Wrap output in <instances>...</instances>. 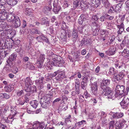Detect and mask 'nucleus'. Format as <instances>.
Wrapping results in <instances>:
<instances>
[{"label":"nucleus","instance_id":"obj_1","mask_svg":"<svg viewBox=\"0 0 129 129\" xmlns=\"http://www.w3.org/2000/svg\"><path fill=\"white\" fill-rule=\"evenodd\" d=\"M102 91V94L103 95L107 96L109 99H114L115 96L114 93L111 92V88L109 87H106L103 88Z\"/></svg>","mask_w":129,"mask_h":129},{"label":"nucleus","instance_id":"obj_2","mask_svg":"<svg viewBox=\"0 0 129 129\" xmlns=\"http://www.w3.org/2000/svg\"><path fill=\"white\" fill-rule=\"evenodd\" d=\"M25 86L24 87L25 90L28 92L33 91V87H31V85L33 84V82L30 77H27L25 80Z\"/></svg>","mask_w":129,"mask_h":129},{"label":"nucleus","instance_id":"obj_3","mask_svg":"<svg viewBox=\"0 0 129 129\" xmlns=\"http://www.w3.org/2000/svg\"><path fill=\"white\" fill-rule=\"evenodd\" d=\"M60 56L56 55L54 58H53L51 61V64L57 67H61L64 63V61L61 60L59 58Z\"/></svg>","mask_w":129,"mask_h":129},{"label":"nucleus","instance_id":"obj_4","mask_svg":"<svg viewBox=\"0 0 129 129\" xmlns=\"http://www.w3.org/2000/svg\"><path fill=\"white\" fill-rule=\"evenodd\" d=\"M50 98L44 95L41 98L40 103L42 107L46 108L50 103Z\"/></svg>","mask_w":129,"mask_h":129},{"label":"nucleus","instance_id":"obj_5","mask_svg":"<svg viewBox=\"0 0 129 129\" xmlns=\"http://www.w3.org/2000/svg\"><path fill=\"white\" fill-rule=\"evenodd\" d=\"M125 87L122 85H117L116 88V94L119 95H121L124 91Z\"/></svg>","mask_w":129,"mask_h":129},{"label":"nucleus","instance_id":"obj_6","mask_svg":"<svg viewBox=\"0 0 129 129\" xmlns=\"http://www.w3.org/2000/svg\"><path fill=\"white\" fill-rule=\"evenodd\" d=\"M123 109H126L129 106V99L126 97H124L120 103Z\"/></svg>","mask_w":129,"mask_h":129},{"label":"nucleus","instance_id":"obj_7","mask_svg":"<svg viewBox=\"0 0 129 129\" xmlns=\"http://www.w3.org/2000/svg\"><path fill=\"white\" fill-rule=\"evenodd\" d=\"M54 8H53V11L56 14L58 13V12L61 10V7L58 4L57 0L54 1L53 4Z\"/></svg>","mask_w":129,"mask_h":129},{"label":"nucleus","instance_id":"obj_8","mask_svg":"<svg viewBox=\"0 0 129 129\" xmlns=\"http://www.w3.org/2000/svg\"><path fill=\"white\" fill-rule=\"evenodd\" d=\"M87 22L86 19L85 15H81L79 17L78 22L79 24L82 25L83 26H84Z\"/></svg>","mask_w":129,"mask_h":129},{"label":"nucleus","instance_id":"obj_9","mask_svg":"<svg viewBox=\"0 0 129 129\" xmlns=\"http://www.w3.org/2000/svg\"><path fill=\"white\" fill-rule=\"evenodd\" d=\"M44 78V77H42L35 81L36 85L37 86L38 88L40 89H42L43 87V80Z\"/></svg>","mask_w":129,"mask_h":129},{"label":"nucleus","instance_id":"obj_10","mask_svg":"<svg viewBox=\"0 0 129 129\" xmlns=\"http://www.w3.org/2000/svg\"><path fill=\"white\" fill-rule=\"evenodd\" d=\"M58 76L56 77L57 80L60 81L62 79H63L66 77L65 72L64 71H60L58 70Z\"/></svg>","mask_w":129,"mask_h":129},{"label":"nucleus","instance_id":"obj_11","mask_svg":"<svg viewBox=\"0 0 129 129\" xmlns=\"http://www.w3.org/2000/svg\"><path fill=\"white\" fill-rule=\"evenodd\" d=\"M110 80L109 79H104L102 82L100 84V88L101 89H103L104 88L108 86L110 84Z\"/></svg>","mask_w":129,"mask_h":129},{"label":"nucleus","instance_id":"obj_12","mask_svg":"<svg viewBox=\"0 0 129 129\" xmlns=\"http://www.w3.org/2000/svg\"><path fill=\"white\" fill-rule=\"evenodd\" d=\"M7 13L5 8L0 12V19L4 20L7 18Z\"/></svg>","mask_w":129,"mask_h":129},{"label":"nucleus","instance_id":"obj_13","mask_svg":"<svg viewBox=\"0 0 129 129\" xmlns=\"http://www.w3.org/2000/svg\"><path fill=\"white\" fill-rule=\"evenodd\" d=\"M91 89L92 93L93 94L96 95H97L98 91L97 85L96 82H94L91 87Z\"/></svg>","mask_w":129,"mask_h":129},{"label":"nucleus","instance_id":"obj_14","mask_svg":"<svg viewBox=\"0 0 129 129\" xmlns=\"http://www.w3.org/2000/svg\"><path fill=\"white\" fill-rule=\"evenodd\" d=\"M124 114L121 112L112 113V116L113 118L119 119L121 118L123 116Z\"/></svg>","mask_w":129,"mask_h":129},{"label":"nucleus","instance_id":"obj_15","mask_svg":"<svg viewBox=\"0 0 129 129\" xmlns=\"http://www.w3.org/2000/svg\"><path fill=\"white\" fill-rule=\"evenodd\" d=\"M121 55L124 56L126 59H129V50L127 48H124L123 50L121 52Z\"/></svg>","mask_w":129,"mask_h":129},{"label":"nucleus","instance_id":"obj_16","mask_svg":"<svg viewBox=\"0 0 129 129\" xmlns=\"http://www.w3.org/2000/svg\"><path fill=\"white\" fill-rule=\"evenodd\" d=\"M116 50L115 48L112 47L110 48L108 51H106V53L107 55L110 56L115 54Z\"/></svg>","mask_w":129,"mask_h":129},{"label":"nucleus","instance_id":"obj_17","mask_svg":"<svg viewBox=\"0 0 129 129\" xmlns=\"http://www.w3.org/2000/svg\"><path fill=\"white\" fill-rule=\"evenodd\" d=\"M80 8L84 11L86 10L88 8V5L83 1H81Z\"/></svg>","mask_w":129,"mask_h":129},{"label":"nucleus","instance_id":"obj_18","mask_svg":"<svg viewBox=\"0 0 129 129\" xmlns=\"http://www.w3.org/2000/svg\"><path fill=\"white\" fill-rule=\"evenodd\" d=\"M124 76V74L122 73L121 72L118 74L116 75L114 74V77L115 79H116L118 81L121 79Z\"/></svg>","mask_w":129,"mask_h":129},{"label":"nucleus","instance_id":"obj_19","mask_svg":"<svg viewBox=\"0 0 129 129\" xmlns=\"http://www.w3.org/2000/svg\"><path fill=\"white\" fill-rule=\"evenodd\" d=\"M14 23L16 27H17L20 26L21 25V21L19 17L18 16H16L15 19H14Z\"/></svg>","mask_w":129,"mask_h":129},{"label":"nucleus","instance_id":"obj_20","mask_svg":"<svg viewBox=\"0 0 129 129\" xmlns=\"http://www.w3.org/2000/svg\"><path fill=\"white\" fill-rule=\"evenodd\" d=\"M74 7L75 8H78L80 7L81 1L80 0H76L73 2Z\"/></svg>","mask_w":129,"mask_h":129},{"label":"nucleus","instance_id":"obj_21","mask_svg":"<svg viewBox=\"0 0 129 129\" xmlns=\"http://www.w3.org/2000/svg\"><path fill=\"white\" fill-rule=\"evenodd\" d=\"M16 18V16L13 15L12 14H9L8 16H7V18L8 21L9 22H11L14 20Z\"/></svg>","mask_w":129,"mask_h":129},{"label":"nucleus","instance_id":"obj_22","mask_svg":"<svg viewBox=\"0 0 129 129\" xmlns=\"http://www.w3.org/2000/svg\"><path fill=\"white\" fill-rule=\"evenodd\" d=\"M32 107L36 109L38 105V102L36 101H33L30 103Z\"/></svg>","mask_w":129,"mask_h":129},{"label":"nucleus","instance_id":"obj_23","mask_svg":"<svg viewBox=\"0 0 129 129\" xmlns=\"http://www.w3.org/2000/svg\"><path fill=\"white\" fill-rule=\"evenodd\" d=\"M17 2V0H8L7 4L13 6L16 4Z\"/></svg>","mask_w":129,"mask_h":129},{"label":"nucleus","instance_id":"obj_24","mask_svg":"<svg viewBox=\"0 0 129 129\" xmlns=\"http://www.w3.org/2000/svg\"><path fill=\"white\" fill-rule=\"evenodd\" d=\"M16 108L14 107L11 106V107L10 111L11 112V115H12L14 117L15 115L17 114V112L15 110Z\"/></svg>","mask_w":129,"mask_h":129},{"label":"nucleus","instance_id":"obj_25","mask_svg":"<svg viewBox=\"0 0 129 129\" xmlns=\"http://www.w3.org/2000/svg\"><path fill=\"white\" fill-rule=\"evenodd\" d=\"M102 3L104 6L106 8L110 6V4L108 0H103Z\"/></svg>","mask_w":129,"mask_h":129},{"label":"nucleus","instance_id":"obj_26","mask_svg":"<svg viewBox=\"0 0 129 129\" xmlns=\"http://www.w3.org/2000/svg\"><path fill=\"white\" fill-rule=\"evenodd\" d=\"M122 4L121 3H119L117 5L115 6V11L117 12L121 8Z\"/></svg>","mask_w":129,"mask_h":129},{"label":"nucleus","instance_id":"obj_27","mask_svg":"<svg viewBox=\"0 0 129 129\" xmlns=\"http://www.w3.org/2000/svg\"><path fill=\"white\" fill-rule=\"evenodd\" d=\"M62 28L63 30L65 31V32H68V31L69 28L68 27H66L65 23L64 22H62Z\"/></svg>","mask_w":129,"mask_h":129},{"label":"nucleus","instance_id":"obj_28","mask_svg":"<svg viewBox=\"0 0 129 129\" xmlns=\"http://www.w3.org/2000/svg\"><path fill=\"white\" fill-rule=\"evenodd\" d=\"M52 9V7L51 4H49V6L46 7L45 8L44 10L43 11L45 13H46L48 11H51Z\"/></svg>","mask_w":129,"mask_h":129},{"label":"nucleus","instance_id":"obj_29","mask_svg":"<svg viewBox=\"0 0 129 129\" xmlns=\"http://www.w3.org/2000/svg\"><path fill=\"white\" fill-rule=\"evenodd\" d=\"M16 55L15 54H13L9 57V61H12L15 60L16 58Z\"/></svg>","mask_w":129,"mask_h":129},{"label":"nucleus","instance_id":"obj_30","mask_svg":"<svg viewBox=\"0 0 129 129\" xmlns=\"http://www.w3.org/2000/svg\"><path fill=\"white\" fill-rule=\"evenodd\" d=\"M115 125L116 127V129H121V123L120 124V123L119 121H116ZM123 125H122V126Z\"/></svg>","mask_w":129,"mask_h":129},{"label":"nucleus","instance_id":"obj_31","mask_svg":"<svg viewBox=\"0 0 129 129\" xmlns=\"http://www.w3.org/2000/svg\"><path fill=\"white\" fill-rule=\"evenodd\" d=\"M89 40L87 39L85 40L84 39L81 41V44H82V45H85L88 44L89 43Z\"/></svg>","mask_w":129,"mask_h":129},{"label":"nucleus","instance_id":"obj_32","mask_svg":"<svg viewBox=\"0 0 129 129\" xmlns=\"http://www.w3.org/2000/svg\"><path fill=\"white\" fill-rule=\"evenodd\" d=\"M91 2L93 4L99 6L100 4V2L99 0H91Z\"/></svg>","mask_w":129,"mask_h":129},{"label":"nucleus","instance_id":"obj_33","mask_svg":"<svg viewBox=\"0 0 129 129\" xmlns=\"http://www.w3.org/2000/svg\"><path fill=\"white\" fill-rule=\"evenodd\" d=\"M115 71L114 68L111 67L109 69V74L110 75H112L115 73Z\"/></svg>","mask_w":129,"mask_h":129},{"label":"nucleus","instance_id":"obj_34","mask_svg":"<svg viewBox=\"0 0 129 129\" xmlns=\"http://www.w3.org/2000/svg\"><path fill=\"white\" fill-rule=\"evenodd\" d=\"M86 122L85 120H82L81 121L79 122L76 123V125H77L78 126H81L82 124L83 125L85 124H86Z\"/></svg>","mask_w":129,"mask_h":129},{"label":"nucleus","instance_id":"obj_35","mask_svg":"<svg viewBox=\"0 0 129 129\" xmlns=\"http://www.w3.org/2000/svg\"><path fill=\"white\" fill-rule=\"evenodd\" d=\"M3 112L5 114H6L9 113V107L8 106H6L4 109Z\"/></svg>","mask_w":129,"mask_h":129},{"label":"nucleus","instance_id":"obj_36","mask_svg":"<svg viewBox=\"0 0 129 129\" xmlns=\"http://www.w3.org/2000/svg\"><path fill=\"white\" fill-rule=\"evenodd\" d=\"M114 123L115 121L114 120H112L110 121L109 123V129H113L114 128Z\"/></svg>","mask_w":129,"mask_h":129},{"label":"nucleus","instance_id":"obj_37","mask_svg":"<svg viewBox=\"0 0 129 129\" xmlns=\"http://www.w3.org/2000/svg\"><path fill=\"white\" fill-rule=\"evenodd\" d=\"M47 19L46 18H42L40 20V22L42 24H45L47 22Z\"/></svg>","mask_w":129,"mask_h":129},{"label":"nucleus","instance_id":"obj_38","mask_svg":"<svg viewBox=\"0 0 129 129\" xmlns=\"http://www.w3.org/2000/svg\"><path fill=\"white\" fill-rule=\"evenodd\" d=\"M99 19V18L97 15H93L92 16L91 20L92 21H96L98 20Z\"/></svg>","mask_w":129,"mask_h":129},{"label":"nucleus","instance_id":"obj_39","mask_svg":"<svg viewBox=\"0 0 129 129\" xmlns=\"http://www.w3.org/2000/svg\"><path fill=\"white\" fill-rule=\"evenodd\" d=\"M81 85L82 88L83 89L85 90L86 87L87 85L86 83L82 81L81 82Z\"/></svg>","mask_w":129,"mask_h":129},{"label":"nucleus","instance_id":"obj_40","mask_svg":"<svg viewBox=\"0 0 129 129\" xmlns=\"http://www.w3.org/2000/svg\"><path fill=\"white\" fill-rule=\"evenodd\" d=\"M45 58V55L44 54H42L40 55V61L41 62H43L44 61V60Z\"/></svg>","mask_w":129,"mask_h":129},{"label":"nucleus","instance_id":"obj_41","mask_svg":"<svg viewBox=\"0 0 129 129\" xmlns=\"http://www.w3.org/2000/svg\"><path fill=\"white\" fill-rule=\"evenodd\" d=\"M24 103V101L23 102L20 100H18L16 102V103L18 105H23Z\"/></svg>","mask_w":129,"mask_h":129},{"label":"nucleus","instance_id":"obj_42","mask_svg":"<svg viewBox=\"0 0 129 129\" xmlns=\"http://www.w3.org/2000/svg\"><path fill=\"white\" fill-rule=\"evenodd\" d=\"M99 28H97L96 26H95L92 28V31L93 32H99Z\"/></svg>","mask_w":129,"mask_h":129},{"label":"nucleus","instance_id":"obj_43","mask_svg":"<svg viewBox=\"0 0 129 129\" xmlns=\"http://www.w3.org/2000/svg\"><path fill=\"white\" fill-rule=\"evenodd\" d=\"M106 15H103L101 16L99 19L101 21L103 22L105 20V19H106Z\"/></svg>","mask_w":129,"mask_h":129},{"label":"nucleus","instance_id":"obj_44","mask_svg":"<svg viewBox=\"0 0 129 129\" xmlns=\"http://www.w3.org/2000/svg\"><path fill=\"white\" fill-rule=\"evenodd\" d=\"M24 95V92L23 90H19L18 91L17 93V95L18 96H20Z\"/></svg>","mask_w":129,"mask_h":129},{"label":"nucleus","instance_id":"obj_45","mask_svg":"<svg viewBox=\"0 0 129 129\" xmlns=\"http://www.w3.org/2000/svg\"><path fill=\"white\" fill-rule=\"evenodd\" d=\"M88 117L90 119H92L94 118L95 117V116L94 114L93 113H90L88 115Z\"/></svg>","mask_w":129,"mask_h":129},{"label":"nucleus","instance_id":"obj_46","mask_svg":"<svg viewBox=\"0 0 129 129\" xmlns=\"http://www.w3.org/2000/svg\"><path fill=\"white\" fill-rule=\"evenodd\" d=\"M96 99L92 98L91 99L90 101L91 103H93L94 105L97 102V100Z\"/></svg>","mask_w":129,"mask_h":129},{"label":"nucleus","instance_id":"obj_47","mask_svg":"<svg viewBox=\"0 0 129 129\" xmlns=\"http://www.w3.org/2000/svg\"><path fill=\"white\" fill-rule=\"evenodd\" d=\"M106 19L110 20H111L113 19L114 18L113 16H111L108 15H106Z\"/></svg>","mask_w":129,"mask_h":129},{"label":"nucleus","instance_id":"obj_48","mask_svg":"<svg viewBox=\"0 0 129 129\" xmlns=\"http://www.w3.org/2000/svg\"><path fill=\"white\" fill-rule=\"evenodd\" d=\"M45 126V123L44 122H41L40 123L39 126L43 129Z\"/></svg>","mask_w":129,"mask_h":129},{"label":"nucleus","instance_id":"obj_49","mask_svg":"<svg viewBox=\"0 0 129 129\" xmlns=\"http://www.w3.org/2000/svg\"><path fill=\"white\" fill-rule=\"evenodd\" d=\"M45 126V123L44 122H41L40 123L39 126L43 129Z\"/></svg>","mask_w":129,"mask_h":129},{"label":"nucleus","instance_id":"obj_50","mask_svg":"<svg viewBox=\"0 0 129 129\" xmlns=\"http://www.w3.org/2000/svg\"><path fill=\"white\" fill-rule=\"evenodd\" d=\"M84 98L83 96L81 95H80L79 97V101L80 102H83L84 101Z\"/></svg>","mask_w":129,"mask_h":129},{"label":"nucleus","instance_id":"obj_51","mask_svg":"<svg viewBox=\"0 0 129 129\" xmlns=\"http://www.w3.org/2000/svg\"><path fill=\"white\" fill-rule=\"evenodd\" d=\"M78 30H77V32H83V31H84V30H85V29H84V28H83L82 27L78 28Z\"/></svg>","mask_w":129,"mask_h":129},{"label":"nucleus","instance_id":"obj_52","mask_svg":"<svg viewBox=\"0 0 129 129\" xmlns=\"http://www.w3.org/2000/svg\"><path fill=\"white\" fill-rule=\"evenodd\" d=\"M27 67L29 69L31 70L34 69L35 68L34 66L32 64H27Z\"/></svg>","mask_w":129,"mask_h":129},{"label":"nucleus","instance_id":"obj_53","mask_svg":"<svg viewBox=\"0 0 129 129\" xmlns=\"http://www.w3.org/2000/svg\"><path fill=\"white\" fill-rule=\"evenodd\" d=\"M4 98H5L6 99H8L9 98L10 95L8 94H7L6 93H4Z\"/></svg>","mask_w":129,"mask_h":129},{"label":"nucleus","instance_id":"obj_54","mask_svg":"<svg viewBox=\"0 0 129 129\" xmlns=\"http://www.w3.org/2000/svg\"><path fill=\"white\" fill-rule=\"evenodd\" d=\"M84 94L85 98L86 99L90 97L89 94L88 93V92L86 91L84 92Z\"/></svg>","mask_w":129,"mask_h":129},{"label":"nucleus","instance_id":"obj_55","mask_svg":"<svg viewBox=\"0 0 129 129\" xmlns=\"http://www.w3.org/2000/svg\"><path fill=\"white\" fill-rule=\"evenodd\" d=\"M115 11V9L113 7H111L110 9L109 10L108 12L109 13H112Z\"/></svg>","mask_w":129,"mask_h":129},{"label":"nucleus","instance_id":"obj_56","mask_svg":"<svg viewBox=\"0 0 129 129\" xmlns=\"http://www.w3.org/2000/svg\"><path fill=\"white\" fill-rule=\"evenodd\" d=\"M42 39L44 40L45 42L47 43H49V42L48 41V39L45 36H43V37H42Z\"/></svg>","mask_w":129,"mask_h":129},{"label":"nucleus","instance_id":"obj_57","mask_svg":"<svg viewBox=\"0 0 129 129\" xmlns=\"http://www.w3.org/2000/svg\"><path fill=\"white\" fill-rule=\"evenodd\" d=\"M73 18L72 17H71L70 16H68L66 17V20L69 22L71 21V20Z\"/></svg>","mask_w":129,"mask_h":129},{"label":"nucleus","instance_id":"obj_58","mask_svg":"<svg viewBox=\"0 0 129 129\" xmlns=\"http://www.w3.org/2000/svg\"><path fill=\"white\" fill-rule=\"evenodd\" d=\"M101 35L102 38H104L107 37V35L106 33H102Z\"/></svg>","mask_w":129,"mask_h":129},{"label":"nucleus","instance_id":"obj_59","mask_svg":"<svg viewBox=\"0 0 129 129\" xmlns=\"http://www.w3.org/2000/svg\"><path fill=\"white\" fill-rule=\"evenodd\" d=\"M3 41H0V52H2L1 50L3 48L2 47V46L3 45Z\"/></svg>","mask_w":129,"mask_h":129},{"label":"nucleus","instance_id":"obj_60","mask_svg":"<svg viewBox=\"0 0 129 129\" xmlns=\"http://www.w3.org/2000/svg\"><path fill=\"white\" fill-rule=\"evenodd\" d=\"M88 80V78L86 77H83L82 82L86 83L87 82Z\"/></svg>","mask_w":129,"mask_h":129},{"label":"nucleus","instance_id":"obj_61","mask_svg":"<svg viewBox=\"0 0 129 129\" xmlns=\"http://www.w3.org/2000/svg\"><path fill=\"white\" fill-rule=\"evenodd\" d=\"M126 121L124 119H123L121 120V125H122V124L124 125V124H126Z\"/></svg>","mask_w":129,"mask_h":129},{"label":"nucleus","instance_id":"obj_62","mask_svg":"<svg viewBox=\"0 0 129 129\" xmlns=\"http://www.w3.org/2000/svg\"><path fill=\"white\" fill-rule=\"evenodd\" d=\"M71 117V115H69L68 116H66V118H65V120L66 121H69L70 122H71V121L70 120H68L70 119Z\"/></svg>","mask_w":129,"mask_h":129},{"label":"nucleus","instance_id":"obj_63","mask_svg":"<svg viewBox=\"0 0 129 129\" xmlns=\"http://www.w3.org/2000/svg\"><path fill=\"white\" fill-rule=\"evenodd\" d=\"M5 89L8 91H11V89L8 86H6L5 87Z\"/></svg>","mask_w":129,"mask_h":129},{"label":"nucleus","instance_id":"obj_64","mask_svg":"<svg viewBox=\"0 0 129 129\" xmlns=\"http://www.w3.org/2000/svg\"><path fill=\"white\" fill-rule=\"evenodd\" d=\"M107 27H108V29H110L111 27V24L109 22H107V24H106Z\"/></svg>","mask_w":129,"mask_h":129}]
</instances>
